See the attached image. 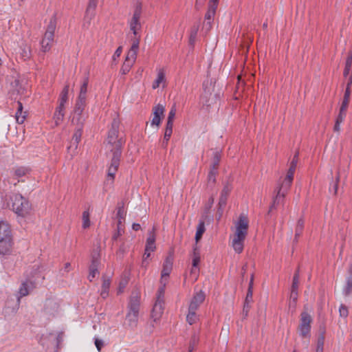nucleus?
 Listing matches in <instances>:
<instances>
[{"mask_svg":"<svg viewBox=\"0 0 352 352\" xmlns=\"http://www.w3.org/2000/svg\"><path fill=\"white\" fill-rule=\"evenodd\" d=\"M248 227L249 221L248 217L243 214H241L238 221L235 223V232L232 240V247L237 254L243 252Z\"/></svg>","mask_w":352,"mask_h":352,"instance_id":"nucleus-1","label":"nucleus"},{"mask_svg":"<svg viewBox=\"0 0 352 352\" xmlns=\"http://www.w3.org/2000/svg\"><path fill=\"white\" fill-rule=\"evenodd\" d=\"M119 124V120L114 118L111 122V126L108 133L107 148L110 151L111 155H113L114 153L117 152L119 155H122V147L124 142L122 138H118Z\"/></svg>","mask_w":352,"mask_h":352,"instance_id":"nucleus-2","label":"nucleus"},{"mask_svg":"<svg viewBox=\"0 0 352 352\" xmlns=\"http://www.w3.org/2000/svg\"><path fill=\"white\" fill-rule=\"evenodd\" d=\"M12 245L11 230L9 224L0 221V254L9 253Z\"/></svg>","mask_w":352,"mask_h":352,"instance_id":"nucleus-3","label":"nucleus"},{"mask_svg":"<svg viewBox=\"0 0 352 352\" xmlns=\"http://www.w3.org/2000/svg\"><path fill=\"white\" fill-rule=\"evenodd\" d=\"M203 86L204 92L201 96L200 102L204 107L209 108L217 102L219 94H212V91H214V86L211 81L204 82Z\"/></svg>","mask_w":352,"mask_h":352,"instance_id":"nucleus-4","label":"nucleus"},{"mask_svg":"<svg viewBox=\"0 0 352 352\" xmlns=\"http://www.w3.org/2000/svg\"><path fill=\"white\" fill-rule=\"evenodd\" d=\"M13 211L21 216H24L30 210V206L27 199L20 194H13L10 197Z\"/></svg>","mask_w":352,"mask_h":352,"instance_id":"nucleus-5","label":"nucleus"},{"mask_svg":"<svg viewBox=\"0 0 352 352\" xmlns=\"http://www.w3.org/2000/svg\"><path fill=\"white\" fill-rule=\"evenodd\" d=\"M173 261L174 254L172 252L166 258L163 263L162 270L161 272V277L160 280V287H163L164 289L166 283L168 282L169 275L173 270Z\"/></svg>","mask_w":352,"mask_h":352,"instance_id":"nucleus-6","label":"nucleus"},{"mask_svg":"<svg viewBox=\"0 0 352 352\" xmlns=\"http://www.w3.org/2000/svg\"><path fill=\"white\" fill-rule=\"evenodd\" d=\"M164 296V290L163 287H159L156 294V300L151 312V317L154 321L158 320L163 313Z\"/></svg>","mask_w":352,"mask_h":352,"instance_id":"nucleus-7","label":"nucleus"},{"mask_svg":"<svg viewBox=\"0 0 352 352\" xmlns=\"http://www.w3.org/2000/svg\"><path fill=\"white\" fill-rule=\"evenodd\" d=\"M311 322V316L307 312L302 311L300 314V324L298 326L299 334L302 338H309Z\"/></svg>","mask_w":352,"mask_h":352,"instance_id":"nucleus-8","label":"nucleus"},{"mask_svg":"<svg viewBox=\"0 0 352 352\" xmlns=\"http://www.w3.org/2000/svg\"><path fill=\"white\" fill-rule=\"evenodd\" d=\"M37 278L32 276L21 281L17 298L19 302L21 298L28 296L36 287Z\"/></svg>","mask_w":352,"mask_h":352,"instance_id":"nucleus-9","label":"nucleus"},{"mask_svg":"<svg viewBox=\"0 0 352 352\" xmlns=\"http://www.w3.org/2000/svg\"><path fill=\"white\" fill-rule=\"evenodd\" d=\"M111 155L112 156L111 157V163L108 168L107 178L106 180L107 185H111L113 184L115 174L117 172L120 165V160L121 157V155H119L118 152L114 153L113 155Z\"/></svg>","mask_w":352,"mask_h":352,"instance_id":"nucleus-10","label":"nucleus"},{"mask_svg":"<svg viewBox=\"0 0 352 352\" xmlns=\"http://www.w3.org/2000/svg\"><path fill=\"white\" fill-rule=\"evenodd\" d=\"M141 13L142 3L138 2L135 6L133 17L129 23L130 30L135 36L138 34V30L141 28V23L140 21Z\"/></svg>","mask_w":352,"mask_h":352,"instance_id":"nucleus-11","label":"nucleus"},{"mask_svg":"<svg viewBox=\"0 0 352 352\" xmlns=\"http://www.w3.org/2000/svg\"><path fill=\"white\" fill-rule=\"evenodd\" d=\"M232 189V184L229 182H227L224 184L223 188L221 192L219 204H218L219 207H218L217 212L219 214V218H221V217L223 214V208L227 204V199H228V195H229L230 192H231Z\"/></svg>","mask_w":352,"mask_h":352,"instance_id":"nucleus-12","label":"nucleus"},{"mask_svg":"<svg viewBox=\"0 0 352 352\" xmlns=\"http://www.w3.org/2000/svg\"><path fill=\"white\" fill-rule=\"evenodd\" d=\"M140 294L138 291H134L130 297L128 313L139 315V309L140 305Z\"/></svg>","mask_w":352,"mask_h":352,"instance_id":"nucleus-13","label":"nucleus"},{"mask_svg":"<svg viewBox=\"0 0 352 352\" xmlns=\"http://www.w3.org/2000/svg\"><path fill=\"white\" fill-rule=\"evenodd\" d=\"M175 114H176V109H175V104H174L170 111L169 112V115L168 116L167 123H166V129H165L163 144L165 142H166V144H167L168 141L169 140V139L172 135L173 126V122H174Z\"/></svg>","mask_w":352,"mask_h":352,"instance_id":"nucleus-14","label":"nucleus"},{"mask_svg":"<svg viewBox=\"0 0 352 352\" xmlns=\"http://www.w3.org/2000/svg\"><path fill=\"white\" fill-rule=\"evenodd\" d=\"M96 6V0H89V4L85 12V23L83 24L84 27H86V25L87 27L90 24L91 19L94 16V11Z\"/></svg>","mask_w":352,"mask_h":352,"instance_id":"nucleus-15","label":"nucleus"},{"mask_svg":"<svg viewBox=\"0 0 352 352\" xmlns=\"http://www.w3.org/2000/svg\"><path fill=\"white\" fill-rule=\"evenodd\" d=\"M74 122L78 125V128L76 129V131L74 133L71 146H74L75 148H76L78 146V144L79 143V142L81 140L82 126H83L84 122H83V120H80V118H78L77 119V121Z\"/></svg>","mask_w":352,"mask_h":352,"instance_id":"nucleus-16","label":"nucleus"},{"mask_svg":"<svg viewBox=\"0 0 352 352\" xmlns=\"http://www.w3.org/2000/svg\"><path fill=\"white\" fill-rule=\"evenodd\" d=\"M85 105H86V98L78 97L76 104L75 109H74L75 116L73 118V122L77 121V119L78 118H80V120H83V122L85 121V119L82 117L81 115H82V113L84 110Z\"/></svg>","mask_w":352,"mask_h":352,"instance_id":"nucleus-17","label":"nucleus"},{"mask_svg":"<svg viewBox=\"0 0 352 352\" xmlns=\"http://www.w3.org/2000/svg\"><path fill=\"white\" fill-rule=\"evenodd\" d=\"M204 300L205 294L202 291L197 292L192 298L188 308L191 310L197 311L201 304L204 301Z\"/></svg>","mask_w":352,"mask_h":352,"instance_id":"nucleus-18","label":"nucleus"},{"mask_svg":"<svg viewBox=\"0 0 352 352\" xmlns=\"http://www.w3.org/2000/svg\"><path fill=\"white\" fill-rule=\"evenodd\" d=\"M351 85H352V76H350L349 78L347 85H346V90L344 92V98H343V100L342 101V104H341V106L340 108V109L342 110V111H347V108H348V106L349 104V100H350V96H351L350 88H351Z\"/></svg>","mask_w":352,"mask_h":352,"instance_id":"nucleus-19","label":"nucleus"},{"mask_svg":"<svg viewBox=\"0 0 352 352\" xmlns=\"http://www.w3.org/2000/svg\"><path fill=\"white\" fill-rule=\"evenodd\" d=\"M55 29L56 21L54 18H52L42 40L47 41V42H53Z\"/></svg>","mask_w":352,"mask_h":352,"instance_id":"nucleus-20","label":"nucleus"},{"mask_svg":"<svg viewBox=\"0 0 352 352\" xmlns=\"http://www.w3.org/2000/svg\"><path fill=\"white\" fill-rule=\"evenodd\" d=\"M349 276L346 278V283L342 289V293L348 296L352 293V265L349 268Z\"/></svg>","mask_w":352,"mask_h":352,"instance_id":"nucleus-21","label":"nucleus"},{"mask_svg":"<svg viewBox=\"0 0 352 352\" xmlns=\"http://www.w3.org/2000/svg\"><path fill=\"white\" fill-rule=\"evenodd\" d=\"M293 179L294 177L287 175L282 184L277 186L276 190H280V192H285V194H287L289 189L290 188Z\"/></svg>","mask_w":352,"mask_h":352,"instance_id":"nucleus-22","label":"nucleus"},{"mask_svg":"<svg viewBox=\"0 0 352 352\" xmlns=\"http://www.w3.org/2000/svg\"><path fill=\"white\" fill-rule=\"evenodd\" d=\"M17 111L16 112V120L19 124H23L26 118L27 112L23 111V105L21 102H17Z\"/></svg>","mask_w":352,"mask_h":352,"instance_id":"nucleus-23","label":"nucleus"},{"mask_svg":"<svg viewBox=\"0 0 352 352\" xmlns=\"http://www.w3.org/2000/svg\"><path fill=\"white\" fill-rule=\"evenodd\" d=\"M65 104H59L54 113V119L56 125L63 120L65 113H64Z\"/></svg>","mask_w":352,"mask_h":352,"instance_id":"nucleus-24","label":"nucleus"},{"mask_svg":"<svg viewBox=\"0 0 352 352\" xmlns=\"http://www.w3.org/2000/svg\"><path fill=\"white\" fill-rule=\"evenodd\" d=\"M155 235L153 233V230L152 231L149 232L148 237L146 240V244L145 247V250L146 252H153L155 249Z\"/></svg>","mask_w":352,"mask_h":352,"instance_id":"nucleus-25","label":"nucleus"},{"mask_svg":"<svg viewBox=\"0 0 352 352\" xmlns=\"http://www.w3.org/2000/svg\"><path fill=\"white\" fill-rule=\"evenodd\" d=\"M276 195L274 199L272 205L270 206V210L275 208L276 206L280 204H282L284 201V198L286 195L285 192H280V190H276Z\"/></svg>","mask_w":352,"mask_h":352,"instance_id":"nucleus-26","label":"nucleus"},{"mask_svg":"<svg viewBox=\"0 0 352 352\" xmlns=\"http://www.w3.org/2000/svg\"><path fill=\"white\" fill-rule=\"evenodd\" d=\"M346 115V111H342L340 109L339 114L336 118V123L333 127L335 132H340V124L343 122Z\"/></svg>","mask_w":352,"mask_h":352,"instance_id":"nucleus-27","label":"nucleus"},{"mask_svg":"<svg viewBox=\"0 0 352 352\" xmlns=\"http://www.w3.org/2000/svg\"><path fill=\"white\" fill-rule=\"evenodd\" d=\"M304 228V221L302 219H300L298 222L296 227L295 230V237L294 242L297 243L298 242V238L301 235L302 230Z\"/></svg>","mask_w":352,"mask_h":352,"instance_id":"nucleus-28","label":"nucleus"},{"mask_svg":"<svg viewBox=\"0 0 352 352\" xmlns=\"http://www.w3.org/2000/svg\"><path fill=\"white\" fill-rule=\"evenodd\" d=\"M198 319L199 318L196 314V310H191L188 308V313L186 316V321L189 324H193L198 320Z\"/></svg>","mask_w":352,"mask_h":352,"instance_id":"nucleus-29","label":"nucleus"},{"mask_svg":"<svg viewBox=\"0 0 352 352\" xmlns=\"http://www.w3.org/2000/svg\"><path fill=\"white\" fill-rule=\"evenodd\" d=\"M198 30H199V27L197 25H194L193 27H192V28L190 30L188 43H189V45L191 46V47H192L195 44L196 37L197 35V32H198Z\"/></svg>","mask_w":352,"mask_h":352,"instance_id":"nucleus-30","label":"nucleus"},{"mask_svg":"<svg viewBox=\"0 0 352 352\" xmlns=\"http://www.w3.org/2000/svg\"><path fill=\"white\" fill-rule=\"evenodd\" d=\"M205 230H206V229H205L204 221H199V223L197 226V232H196V234H195V240L197 242H198L201 239Z\"/></svg>","mask_w":352,"mask_h":352,"instance_id":"nucleus-31","label":"nucleus"},{"mask_svg":"<svg viewBox=\"0 0 352 352\" xmlns=\"http://www.w3.org/2000/svg\"><path fill=\"white\" fill-rule=\"evenodd\" d=\"M138 51V50L131 47L127 53L125 60L134 64L137 58Z\"/></svg>","mask_w":352,"mask_h":352,"instance_id":"nucleus-32","label":"nucleus"},{"mask_svg":"<svg viewBox=\"0 0 352 352\" xmlns=\"http://www.w3.org/2000/svg\"><path fill=\"white\" fill-rule=\"evenodd\" d=\"M298 153H296L294 156V158H293L292 161L290 163L289 168V170L287 171V175H290L292 177H294V173H295V170H296V168L297 163H298Z\"/></svg>","mask_w":352,"mask_h":352,"instance_id":"nucleus-33","label":"nucleus"},{"mask_svg":"<svg viewBox=\"0 0 352 352\" xmlns=\"http://www.w3.org/2000/svg\"><path fill=\"white\" fill-rule=\"evenodd\" d=\"M98 266L99 265L91 263L89 266V274L88 276V278L90 281H92L93 279L96 277V276L99 274L98 270Z\"/></svg>","mask_w":352,"mask_h":352,"instance_id":"nucleus-34","label":"nucleus"},{"mask_svg":"<svg viewBox=\"0 0 352 352\" xmlns=\"http://www.w3.org/2000/svg\"><path fill=\"white\" fill-rule=\"evenodd\" d=\"M109 286H110V280L109 279H104L102 285L101 294H100L101 296L103 298H106L108 296Z\"/></svg>","mask_w":352,"mask_h":352,"instance_id":"nucleus-35","label":"nucleus"},{"mask_svg":"<svg viewBox=\"0 0 352 352\" xmlns=\"http://www.w3.org/2000/svg\"><path fill=\"white\" fill-rule=\"evenodd\" d=\"M126 319V321L128 322L129 325L131 327H135L137 324L138 315L127 313Z\"/></svg>","mask_w":352,"mask_h":352,"instance_id":"nucleus-36","label":"nucleus"},{"mask_svg":"<svg viewBox=\"0 0 352 352\" xmlns=\"http://www.w3.org/2000/svg\"><path fill=\"white\" fill-rule=\"evenodd\" d=\"M352 65V52H350L346 60L345 68L344 69V76L346 77L350 72Z\"/></svg>","mask_w":352,"mask_h":352,"instance_id":"nucleus-37","label":"nucleus"},{"mask_svg":"<svg viewBox=\"0 0 352 352\" xmlns=\"http://www.w3.org/2000/svg\"><path fill=\"white\" fill-rule=\"evenodd\" d=\"M69 85H65L60 96V103L65 104L68 100Z\"/></svg>","mask_w":352,"mask_h":352,"instance_id":"nucleus-38","label":"nucleus"},{"mask_svg":"<svg viewBox=\"0 0 352 352\" xmlns=\"http://www.w3.org/2000/svg\"><path fill=\"white\" fill-rule=\"evenodd\" d=\"M88 77H86L84 80L83 83L82 84L80 89V94L78 97L86 98V94L87 92V86H88Z\"/></svg>","mask_w":352,"mask_h":352,"instance_id":"nucleus-39","label":"nucleus"},{"mask_svg":"<svg viewBox=\"0 0 352 352\" xmlns=\"http://www.w3.org/2000/svg\"><path fill=\"white\" fill-rule=\"evenodd\" d=\"M324 343V334L322 333L318 338L316 352H323Z\"/></svg>","mask_w":352,"mask_h":352,"instance_id":"nucleus-40","label":"nucleus"},{"mask_svg":"<svg viewBox=\"0 0 352 352\" xmlns=\"http://www.w3.org/2000/svg\"><path fill=\"white\" fill-rule=\"evenodd\" d=\"M28 171H29V169L28 168L23 167V166L16 167L14 170V175L17 177H21L25 175L28 173Z\"/></svg>","mask_w":352,"mask_h":352,"instance_id":"nucleus-41","label":"nucleus"},{"mask_svg":"<svg viewBox=\"0 0 352 352\" xmlns=\"http://www.w3.org/2000/svg\"><path fill=\"white\" fill-rule=\"evenodd\" d=\"M164 74L163 72L160 71L158 73L157 79L155 80V82L153 84V86H152L153 88L157 89V87H159L160 84L164 81Z\"/></svg>","mask_w":352,"mask_h":352,"instance_id":"nucleus-42","label":"nucleus"},{"mask_svg":"<svg viewBox=\"0 0 352 352\" xmlns=\"http://www.w3.org/2000/svg\"><path fill=\"white\" fill-rule=\"evenodd\" d=\"M164 111V107L162 104H157V106L154 107L153 109V114L155 116H160L161 117L163 116Z\"/></svg>","mask_w":352,"mask_h":352,"instance_id":"nucleus-43","label":"nucleus"},{"mask_svg":"<svg viewBox=\"0 0 352 352\" xmlns=\"http://www.w3.org/2000/svg\"><path fill=\"white\" fill-rule=\"evenodd\" d=\"M91 263L100 264V250L98 248L94 250L91 254Z\"/></svg>","mask_w":352,"mask_h":352,"instance_id":"nucleus-44","label":"nucleus"},{"mask_svg":"<svg viewBox=\"0 0 352 352\" xmlns=\"http://www.w3.org/2000/svg\"><path fill=\"white\" fill-rule=\"evenodd\" d=\"M214 15H215V14L214 12L208 10V11L205 15V21H206V25H208L209 28H210V26H211V23L212 22Z\"/></svg>","mask_w":352,"mask_h":352,"instance_id":"nucleus-45","label":"nucleus"},{"mask_svg":"<svg viewBox=\"0 0 352 352\" xmlns=\"http://www.w3.org/2000/svg\"><path fill=\"white\" fill-rule=\"evenodd\" d=\"M90 226L89 213L88 211H84L82 213V227L87 228Z\"/></svg>","mask_w":352,"mask_h":352,"instance_id":"nucleus-46","label":"nucleus"},{"mask_svg":"<svg viewBox=\"0 0 352 352\" xmlns=\"http://www.w3.org/2000/svg\"><path fill=\"white\" fill-rule=\"evenodd\" d=\"M133 63H129V61H124V64L122 66V68L120 69V72L122 74L125 75L131 69V68L133 66Z\"/></svg>","mask_w":352,"mask_h":352,"instance_id":"nucleus-47","label":"nucleus"},{"mask_svg":"<svg viewBox=\"0 0 352 352\" xmlns=\"http://www.w3.org/2000/svg\"><path fill=\"white\" fill-rule=\"evenodd\" d=\"M299 284V270H297L293 278L292 289H298Z\"/></svg>","mask_w":352,"mask_h":352,"instance_id":"nucleus-48","label":"nucleus"},{"mask_svg":"<svg viewBox=\"0 0 352 352\" xmlns=\"http://www.w3.org/2000/svg\"><path fill=\"white\" fill-rule=\"evenodd\" d=\"M131 42H132L131 47H132L133 49L138 50L139 49L140 41V36H138V34L136 36H134L133 37H132L131 38Z\"/></svg>","mask_w":352,"mask_h":352,"instance_id":"nucleus-49","label":"nucleus"},{"mask_svg":"<svg viewBox=\"0 0 352 352\" xmlns=\"http://www.w3.org/2000/svg\"><path fill=\"white\" fill-rule=\"evenodd\" d=\"M198 341H199V338L195 334L192 337L191 340H190V346H189V349H188L189 352L193 351L195 346L198 343Z\"/></svg>","mask_w":352,"mask_h":352,"instance_id":"nucleus-50","label":"nucleus"},{"mask_svg":"<svg viewBox=\"0 0 352 352\" xmlns=\"http://www.w3.org/2000/svg\"><path fill=\"white\" fill-rule=\"evenodd\" d=\"M339 314L340 317L346 318L349 315L347 307L342 304L339 309Z\"/></svg>","mask_w":352,"mask_h":352,"instance_id":"nucleus-51","label":"nucleus"},{"mask_svg":"<svg viewBox=\"0 0 352 352\" xmlns=\"http://www.w3.org/2000/svg\"><path fill=\"white\" fill-rule=\"evenodd\" d=\"M252 301H253V291H251L250 289H248L244 304L250 305V304L252 303Z\"/></svg>","mask_w":352,"mask_h":352,"instance_id":"nucleus-52","label":"nucleus"},{"mask_svg":"<svg viewBox=\"0 0 352 352\" xmlns=\"http://www.w3.org/2000/svg\"><path fill=\"white\" fill-rule=\"evenodd\" d=\"M220 157H220L219 153L218 152H216L214 155L212 167V168H213L214 170H217V167L219 166V163L220 161Z\"/></svg>","mask_w":352,"mask_h":352,"instance_id":"nucleus-53","label":"nucleus"},{"mask_svg":"<svg viewBox=\"0 0 352 352\" xmlns=\"http://www.w3.org/2000/svg\"><path fill=\"white\" fill-rule=\"evenodd\" d=\"M52 42H47V41H41V48L42 50L45 52L50 50L51 48Z\"/></svg>","mask_w":352,"mask_h":352,"instance_id":"nucleus-54","label":"nucleus"},{"mask_svg":"<svg viewBox=\"0 0 352 352\" xmlns=\"http://www.w3.org/2000/svg\"><path fill=\"white\" fill-rule=\"evenodd\" d=\"M217 173V170H214L213 168H211L210 171L209 172L208 179L209 182L214 183L216 181L215 177Z\"/></svg>","mask_w":352,"mask_h":352,"instance_id":"nucleus-55","label":"nucleus"},{"mask_svg":"<svg viewBox=\"0 0 352 352\" xmlns=\"http://www.w3.org/2000/svg\"><path fill=\"white\" fill-rule=\"evenodd\" d=\"M290 298L292 300L294 303H296L298 299V289H291Z\"/></svg>","mask_w":352,"mask_h":352,"instance_id":"nucleus-56","label":"nucleus"},{"mask_svg":"<svg viewBox=\"0 0 352 352\" xmlns=\"http://www.w3.org/2000/svg\"><path fill=\"white\" fill-rule=\"evenodd\" d=\"M124 217H125V213L124 211L123 206L119 207L118 208V212H117V218L118 219H124Z\"/></svg>","mask_w":352,"mask_h":352,"instance_id":"nucleus-57","label":"nucleus"},{"mask_svg":"<svg viewBox=\"0 0 352 352\" xmlns=\"http://www.w3.org/2000/svg\"><path fill=\"white\" fill-rule=\"evenodd\" d=\"M160 122H161V117L153 116L151 124L153 126L155 125V126H158L160 124Z\"/></svg>","mask_w":352,"mask_h":352,"instance_id":"nucleus-58","label":"nucleus"},{"mask_svg":"<svg viewBox=\"0 0 352 352\" xmlns=\"http://www.w3.org/2000/svg\"><path fill=\"white\" fill-rule=\"evenodd\" d=\"M250 309V305H245V304L243 305V311H242V314H243V318H245L248 316Z\"/></svg>","mask_w":352,"mask_h":352,"instance_id":"nucleus-59","label":"nucleus"},{"mask_svg":"<svg viewBox=\"0 0 352 352\" xmlns=\"http://www.w3.org/2000/svg\"><path fill=\"white\" fill-rule=\"evenodd\" d=\"M104 342L102 340L96 338L95 339V345L98 351H101L102 347L103 346Z\"/></svg>","mask_w":352,"mask_h":352,"instance_id":"nucleus-60","label":"nucleus"},{"mask_svg":"<svg viewBox=\"0 0 352 352\" xmlns=\"http://www.w3.org/2000/svg\"><path fill=\"white\" fill-rule=\"evenodd\" d=\"M340 173L338 172L336 178V184L333 186L334 193L336 194L338 191V183L340 181Z\"/></svg>","mask_w":352,"mask_h":352,"instance_id":"nucleus-61","label":"nucleus"},{"mask_svg":"<svg viewBox=\"0 0 352 352\" xmlns=\"http://www.w3.org/2000/svg\"><path fill=\"white\" fill-rule=\"evenodd\" d=\"M218 3H208V10L212 11L214 14L217 8Z\"/></svg>","mask_w":352,"mask_h":352,"instance_id":"nucleus-62","label":"nucleus"},{"mask_svg":"<svg viewBox=\"0 0 352 352\" xmlns=\"http://www.w3.org/2000/svg\"><path fill=\"white\" fill-rule=\"evenodd\" d=\"M200 257L199 256L195 255L192 259V266L194 268H196L199 263Z\"/></svg>","mask_w":352,"mask_h":352,"instance_id":"nucleus-63","label":"nucleus"},{"mask_svg":"<svg viewBox=\"0 0 352 352\" xmlns=\"http://www.w3.org/2000/svg\"><path fill=\"white\" fill-rule=\"evenodd\" d=\"M122 53V47H119L116 51L115 52L113 58L114 60H116V58H118Z\"/></svg>","mask_w":352,"mask_h":352,"instance_id":"nucleus-64","label":"nucleus"}]
</instances>
